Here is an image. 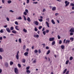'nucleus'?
I'll list each match as a JSON object with an SVG mask.
<instances>
[{
  "label": "nucleus",
  "mask_w": 74,
  "mask_h": 74,
  "mask_svg": "<svg viewBox=\"0 0 74 74\" xmlns=\"http://www.w3.org/2000/svg\"><path fill=\"white\" fill-rule=\"evenodd\" d=\"M14 72L16 74H18L19 72L18 71V69L16 68H14Z\"/></svg>",
  "instance_id": "f257e3e1"
},
{
  "label": "nucleus",
  "mask_w": 74,
  "mask_h": 74,
  "mask_svg": "<svg viewBox=\"0 0 74 74\" xmlns=\"http://www.w3.org/2000/svg\"><path fill=\"white\" fill-rule=\"evenodd\" d=\"M65 4H66L65 7H67V6H68L69 5V4H70V2H68V1H66L65 2Z\"/></svg>",
  "instance_id": "f03ea898"
},
{
  "label": "nucleus",
  "mask_w": 74,
  "mask_h": 74,
  "mask_svg": "<svg viewBox=\"0 0 74 74\" xmlns=\"http://www.w3.org/2000/svg\"><path fill=\"white\" fill-rule=\"evenodd\" d=\"M19 51H17V54L16 56V57L17 60L19 59Z\"/></svg>",
  "instance_id": "7ed1b4c3"
},
{
  "label": "nucleus",
  "mask_w": 74,
  "mask_h": 74,
  "mask_svg": "<svg viewBox=\"0 0 74 74\" xmlns=\"http://www.w3.org/2000/svg\"><path fill=\"white\" fill-rule=\"evenodd\" d=\"M55 40V38H49V41H52L54 40Z\"/></svg>",
  "instance_id": "20e7f679"
},
{
  "label": "nucleus",
  "mask_w": 74,
  "mask_h": 74,
  "mask_svg": "<svg viewBox=\"0 0 74 74\" xmlns=\"http://www.w3.org/2000/svg\"><path fill=\"white\" fill-rule=\"evenodd\" d=\"M70 32L74 33V28H72L70 30Z\"/></svg>",
  "instance_id": "39448f33"
},
{
  "label": "nucleus",
  "mask_w": 74,
  "mask_h": 74,
  "mask_svg": "<svg viewBox=\"0 0 74 74\" xmlns=\"http://www.w3.org/2000/svg\"><path fill=\"white\" fill-rule=\"evenodd\" d=\"M6 30L8 33H11V30L10 29V28L8 27H7L6 28Z\"/></svg>",
  "instance_id": "423d86ee"
},
{
  "label": "nucleus",
  "mask_w": 74,
  "mask_h": 74,
  "mask_svg": "<svg viewBox=\"0 0 74 74\" xmlns=\"http://www.w3.org/2000/svg\"><path fill=\"white\" fill-rule=\"evenodd\" d=\"M34 23H35L36 26H38V22L37 21H34Z\"/></svg>",
  "instance_id": "0eeeda50"
},
{
  "label": "nucleus",
  "mask_w": 74,
  "mask_h": 74,
  "mask_svg": "<svg viewBox=\"0 0 74 74\" xmlns=\"http://www.w3.org/2000/svg\"><path fill=\"white\" fill-rule=\"evenodd\" d=\"M4 52V49L2 48H0V52Z\"/></svg>",
  "instance_id": "6e6552de"
},
{
  "label": "nucleus",
  "mask_w": 74,
  "mask_h": 74,
  "mask_svg": "<svg viewBox=\"0 0 74 74\" xmlns=\"http://www.w3.org/2000/svg\"><path fill=\"white\" fill-rule=\"evenodd\" d=\"M70 41L69 40H66V41L65 43L66 44H67L68 43V44H69V43H70Z\"/></svg>",
  "instance_id": "1a4fd4ad"
},
{
  "label": "nucleus",
  "mask_w": 74,
  "mask_h": 74,
  "mask_svg": "<svg viewBox=\"0 0 74 74\" xmlns=\"http://www.w3.org/2000/svg\"><path fill=\"white\" fill-rule=\"evenodd\" d=\"M46 24L47 25V27H49V23H48V22L46 21Z\"/></svg>",
  "instance_id": "9d476101"
},
{
  "label": "nucleus",
  "mask_w": 74,
  "mask_h": 74,
  "mask_svg": "<svg viewBox=\"0 0 74 74\" xmlns=\"http://www.w3.org/2000/svg\"><path fill=\"white\" fill-rule=\"evenodd\" d=\"M12 33H14V34H16L17 32L16 31L13 30L12 31Z\"/></svg>",
  "instance_id": "9b49d317"
},
{
  "label": "nucleus",
  "mask_w": 74,
  "mask_h": 74,
  "mask_svg": "<svg viewBox=\"0 0 74 74\" xmlns=\"http://www.w3.org/2000/svg\"><path fill=\"white\" fill-rule=\"evenodd\" d=\"M15 28L17 30H19V29H18V26L16 25L15 27Z\"/></svg>",
  "instance_id": "f8f14e48"
},
{
  "label": "nucleus",
  "mask_w": 74,
  "mask_h": 74,
  "mask_svg": "<svg viewBox=\"0 0 74 74\" xmlns=\"http://www.w3.org/2000/svg\"><path fill=\"white\" fill-rule=\"evenodd\" d=\"M51 22L53 24V25H55V22L53 20V19L51 20Z\"/></svg>",
  "instance_id": "ddd939ff"
},
{
  "label": "nucleus",
  "mask_w": 74,
  "mask_h": 74,
  "mask_svg": "<svg viewBox=\"0 0 74 74\" xmlns=\"http://www.w3.org/2000/svg\"><path fill=\"white\" fill-rule=\"evenodd\" d=\"M56 7H54L52 8V11H55V10H56Z\"/></svg>",
  "instance_id": "4468645a"
},
{
  "label": "nucleus",
  "mask_w": 74,
  "mask_h": 74,
  "mask_svg": "<svg viewBox=\"0 0 74 74\" xmlns=\"http://www.w3.org/2000/svg\"><path fill=\"white\" fill-rule=\"evenodd\" d=\"M27 20L28 22H31V20L30 18V17H28Z\"/></svg>",
  "instance_id": "2eb2a0df"
},
{
  "label": "nucleus",
  "mask_w": 74,
  "mask_h": 74,
  "mask_svg": "<svg viewBox=\"0 0 74 74\" xmlns=\"http://www.w3.org/2000/svg\"><path fill=\"white\" fill-rule=\"evenodd\" d=\"M5 66L6 67H8V63L7 62H6L5 64Z\"/></svg>",
  "instance_id": "dca6fc26"
},
{
  "label": "nucleus",
  "mask_w": 74,
  "mask_h": 74,
  "mask_svg": "<svg viewBox=\"0 0 74 74\" xmlns=\"http://www.w3.org/2000/svg\"><path fill=\"white\" fill-rule=\"evenodd\" d=\"M28 54H29V53L28 52H26L24 53V55L25 56H27Z\"/></svg>",
  "instance_id": "f3484780"
},
{
  "label": "nucleus",
  "mask_w": 74,
  "mask_h": 74,
  "mask_svg": "<svg viewBox=\"0 0 74 74\" xmlns=\"http://www.w3.org/2000/svg\"><path fill=\"white\" fill-rule=\"evenodd\" d=\"M26 72L28 74H29V73H30L31 71H29V70H27L26 71Z\"/></svg>",
  "instance_id": "a211bd4d"
},
{
  "label": "nucleus",
  "mask_w": 74,
  "mask_h": 74,
  "mask_svg": "<svg viewBox=\"0 0 74 74\" xmlns=\"http://www.w3.org/2000/svg\"><path fill=\"white\" fill-rule=\"evenodd\" d=\"M61 47L62 49H63L64 48V45H62L61 46Z\"/></svg>",
  "instance_id": "6ab92c4d"
},
{
  "label": "nucleus",
  "mask_w": 74,
  "mask_h": 74,
  "mask_svg": "<svg viewBox=\"0 0 74 74\" xmlns=\"http://www.w3.org/2000/svg\"><path fill=\"white\" fill-rule=\"evenodd\" d=\"M66 71H67V69H65V70H64L63 71V74H64V73H65Z\"/></svg>",
  "instance_id": "aec40b11"
},
{
  "label": "nucleus",
  "mask_w": 74,
  "mask_h": 74,
  "mask_svg": "<svg viewBox=\"0 0 74 74\" xmlns=\"http://www.w3.org/2000/svg\"><path fill=\"white\" fill-rule=\"evenodd\" d=\"M52 45H55V41H53L52 44H51Z\"/></svg>",
  "instance_id": "412c9836"
},
{
  "label": "nucleus",
  "mask_w": 74,
  "mask_h": 74,
  "mask_svg": "<svg viewBox=\"0 0 74 74\" xmlns=\"http://www.w3.org/2000/svg\"><path fill=\"white\" fill-rule=\"evenodd\" d=\"M14 29V27H11L10 28V30H13Z\"/></svg>",
  "instance_id": "4be33fe9"
},
{
  "label": "nucleus",
  "mask_w": 74,
  "mask_h": 74,
  "mask_svg": "<svg viewBox=\"0 0 74 74\" xmlns=\"http://www.w3.org/2000/svg\"><path fill=\"white\" fill-rule=\"evenodd\" d=\"M23 32H25V33H26V32H27V30L25 29V28L23 29Z\"/></svg>",
  "instance_id": "5701e85b"
},
{
  "label": "nucleus",
  "mask_w": 74,
  "mask_h": 74,
  "mask_svg": "<svg viewBox=\"0 0 74 74\" xmlns=\"http://www.w3.org/2000/svg\"><path fill=\"white\" fill-rule=\"evenodd\" d=\"M34 30L35 32H37L38 29L37 28V27H35L34 29Z\"/></svg>",
  "instance_id": "b1692460"
},
{
  "label": "nucleus",
  "mask_w": 74,
  "mask_h": 74,
  "mask_svg": "<svg viewBox=\"0 0 74 74\" xmlns=\"http://www.w3.org/2000/svg\"><path fill=\"white\" fill-rule=\"evenodd\" d=\"M70 40H71V41L72 42L74 40V38H70Z\"/></svg>",
  "instance_id": "393cba45"
},
{
  "label": "nucleus",
  "mask_w": 74,
  "mask_h": 74,
  "mask_svg": "<svg viewBox=\"0 0 74 74\" xmlns=\"http://www.w3.org/2000/svg\"><path fill=\"white\" fill-rule=\"evenodd\" d=\"M13 64H14V62H13L10 61V65H12Z\"/></svg>",
  "instance_id": "a878e982"
},
{
  "label": "nucleus",
  "mask_w": 74,
  "mask_h": 74,
  "mask_svg": "<svg viewBox=\"0 0 74 74\" xmlns=\"http://www.w3.org/2000/svg\"><path fill=\"white\" fill-rule=\"evenodd\" d=\"M50 53V50H49L48 51H47V53L46 54H47V55H48Z\"/></svg>",
  "instance_id": "bb28decb"
},
{
  "label": "nucleus",
  "mask_w": 74,
  "mask_h": 74,
  "mask_svg": "<svg viewBox=\"0 0 74 74\" xmlns=\"http://www.w3.org/2000/svg\"><path fill=\"white\" fill-rule=\"evenodd\" d=\"M23 60V63H25L26 62V60L25 59H23L22 60Z\"/></svg>",
  "instance_id": "cd10ccee"
},
{
  "label": "nucleus",
  "mask_w": 74,
  "mask_h": 74,
  "mask_svg": "<svg viewBox=\"0 0 74 74\" xmlns=\"http://www.w3.org/2000/svg\"><path fill=\"white\" fill-rule=\"evenodd\" d=\"M34 52L36 53H38V50H34Z\"/></svg>",
  "instance_id": "c85d7f7f"
},
{
  "label": "nucleus",
  "mask_w": 74,
  "mask_h": 74,
  "mask_svg": "<svg viewBox=\"0 0 74 74\" xmlns=\"http://www.w3.org/2000/svg\"><path fill=\"white\" fill-rule=\"evenodd\" d=\"M18 41H19L20 43H21V42H22V40H21V38H20L18 39Z\"/></svg>",
  "instance_id": "c756f323"
},
{
  "label": "nucleus",
  "mask_w": 74,
  "mask_h": 74,
  "mask_svg": "<svg viewBox=\"0 0 74 74\" xmlns=\"http://www.w3.org/2000/svg\"><path fill=\"white\" fill-rule=\"evenodd\" d=\"M18 67H19L20 68H21V64H18Z\"/></svg>",
  "instance_id": "7c9ffc66"
},
{
  "label": "nucleus",
  "mask_w": 74,
  "mask_h": 74,
  "mask_svg": "<svg viewBox=\"0 0 74 74\" xmlns=\"http://www.w3.org/2000/svg\"><path fill=\"white\" fill-rule=\"evenodd\" d=\"M11 2H12L11 0H9L8 1V4H10V3H11Z\"/></svg>",
  "instance_id": "2f4dec72"
},
{
  "label": "nucleus",
  "mask_w": 74,
  "mask_h": 74,
  "mask_svg": "<svg viewBox=\"0 0 74 74\" xmlns=\"http://www.w3.org/2000/svg\"><path fill=\"white\" fill-rule=\"evenodd\" d=\"M23 48L24 50H25V48H26V45H24V46L23 47Z\"/></svg>",
  "instance_id": "473e14b6"
},
{
  "label": "nucleus",
  "mask_w": 74,
  "mask_h": 74,
  "mask_svg": "<svg viewBox=\"0 0 74 74\" xmlns=\"http://www.w3.org/2000/svg\"><path fill=\"white\" fill-rule=\"evenodd\" d=\"M69 60H67L66 61V64H68V63H69Z\"/></svg>",
  "instance_id": "72a5a7b5"
},
{
  "label": "nucleus",
  "mask_w": 74,
  "mask_h": 74,
  "mask_svg": "<svg viewBox=\"0 0 74 74\" xmlns=\"http://www.w3.org/2000/svg\"><path fill=\"white\" fill-rule=\"evenodd\" d=\"M29 69H30V66H29L26 67V70H29Z\"/></svg>",
  "instance_id": "f704fd0d"
},
{
  "label": "nucleus",
  "mask_w": 74,
  "mask_h": 74,
  "mask_svg": "<svg viewBox=\"0 0 74 74\" xmlns=\"http://www.w3.org/2000/svg\"><path fill=\"white\" fill-rule=\"evenodd\" d=\"M42 26H40L39 27V28L38 29H39V30H40V29H41V28H42Z\"/></svg>",
  "instance_id": "c9c22d12"
},
{
  "label": "nucleus",
  "mask_w": 74,
  "mask_h": 74,
  "mask_svg": "<svg viewBox=\"0 0 74 74\" xmlns=\"http://www.w3.org/2000/svg\"><path fill=\"white\" fill-rule=\"evenodd\" d=\"M18 19L19 20H21L22 19V17L21 16H20L18 18Z\"/></svg>",
  "instance_id": "e433bc0d"
},
{
  "label": "nucleus",
  "mask_w": 74,
  "mask_h": 74,
  "mask_svg": "<svg viewBox=\"0 0 74 74\" xmlns=\"http://www.w3.org/2000/svg\"><path fill=\"white\" fill-rule=\"evenodd\" d=\"M0 33H3V29H1L0 31Z\"/></svg>",
  "instance_id": "4c0bfd02"
},
{
  "label": "nucleus",
  "mask_w": 74,
  "mask_h": 74,
  "mask_svg": "<svg viewBox=\"0 0 74 74\" xmlns=\"http://www.w3.org/2000/svg\"><path fill=\"white\" fill-rule=\"evenodd\" d=\"M43 34L44 35H45L46 34V32L45 31H43Z\"/></svg>",
  "instance_id": "58836bf2"
},
{
  "label": "nucleus",
  "mask_w": 74,
  "mask_h": 74,
  "mask_svg": "<svg viewBox=\"0 0 74 74\" xmlns=\"http://www.w3.org/2000/svg\"><path fill=\"white\" fill-rule=\"evenodd\" d=\"M42 45L43 46V48L45 47V44H42Z\"/></svg>",
  "instance_id": "ea45409f"
},
{
  "label": "nucleus",
  "mask_w": 74,
  "mask_h": 74,
  "mask_svg": "<svg viewBox=\"0 0 74 74\" xmlns=\"http://www.w3.org/2000/svg\"><path fill=\"white\" fill-rule=\"evenodd\" d=\"M15 23L16 25H18V22L15 21Z\"/></svg>",
  "instance_id": "a19ab883"
},
{
  "label": "nucleus",
  "mask_w": 74,
  "mask_h": 74,
  "mask_svg": "<svg viewBox=\"0 0 74 74\" xmlns=\"http://www.w3.org/2000/svg\"><path fill=\"white\" fill-rule=\"evenodd\" d=\"M73 57H71L70 58V60H73Z\"/></svg>",
  "instance_id": "79ce46f5"
},
{
  "label": "nucleus",
  "mask_w": 74,
  "mask_h": 74,
  "mask_svg": "<svg viewBox=\"0 0 74 74\" xmlns=\"http://www.w3.org/2000/svg\"><path fill=\"white\" fill-rule=\"evenodd\" d=\"M23 14L25 15H27V13L25 12H23Z\"/></svg>",
  "instance_id": "37998d69"
},
{
  "label": "nucleus",
  "mask_w": 74,
  "mask_h": 74,
  "mask_svg": "<svg viewBox=\"0 0 74 74\" xmlns=\"http://www.w3.org/2000/svg\"><path fill=\"white\" fill-rule=\"evenodd\" d=\"M46 49H49V47L48 46H47L46 47Z\"/></svg>",
  "instance_id": "c03bdc74"
},
{
  "label": "nucleus",
  "mask_w": 74,
  "mask_h": 74,
  "mask_svg": "<svg viewBox=\"0 0 74 74\" xmlns=\"http://www.w3.org/2000/svg\"><path fill=\"white\" fill-rule=\"evenodd\" d=\"M39 21H40V22H42L43 20L42 19H39Z\"/></svg>",
  "instance_id": "a18cd8bd"
},
{
  "label": "nucleus",
  "mask_w": 74,
  "mask_h": 74,
  "mask_svg": "<svg viewBox=\"0 0 74 74\" xmlns=\"http://www.w3.org/2000/svg\"><path fill=\"white\" fill-rule=\"evenodd\" d=\"M23 17L24 18V19L25 21H26V17H25V16H23Z\"/></svg>",
  "instance_id": "49530a36"
},
{
  "label": "nucleus",
  "mask_w": 74,
  "mask_h": 74,
  "mask_svg": "<svg viewBox=\"0 0 74 74\" xmlns=\"http://www.w3.org/2000/svg\"><path fill=\"white\" fill-rule=\"evenodd\" d=\"M62 40H60L59 42V44H62Z\"/></svg>",
  "instance_id": "de8ad7c7"
},
{
  "label": "nucleus",
  "mask_w": 74,
  "mask_h": 74,
  "mask_svg": "<svg viewBox=\"0 0 74 74\" xmlns=\"http://www.w3.org/2000/svg\"><path fill=\"white\" fill-rule=\"evenodd\" d=\"M25 12H27V13H28V10L27 9H26L25 10Z\"/></svg>",
  "instance_id": "09e8293b"
},
{
  "label": "nucleus",
  "mask_w": 74,
  "mask_h": 74,
  "mask_svg": "<svg viewBox=\"0 0 74 74\" xmlns=\"http://www.w3.org/2000/svg\"><path fill=\"white\" fill-rule=\"evenodd\" d=\"M45 11H46V9H44L42 11L43 12H44Z\"/></svg>",
  "instance_id": "8fccbe9b"
},
{
  "label": "nucleus",
  "mask_w": 74,
  "mask_h": 74,
  "mask_svg": "<svg viewBox=\"0 0 74 74\" xmlns=\"http://www.w3.org/2000/svg\"><path fill=\"white\" fill-rule=\"evenodd\" d=\"M73 32H71L70 33V36H73Z\"/></svg>",
  "instance_id": "3c124183"
},
{
  "label": "nucleus",
  "mask_w": 74,
  "mask_h": 74,
  "mask_svg": "<svg viewBox=\"0 0 74 74\" xmlns=\"http://www.w3.org/2000/svg\"><path fill=\"white\" fill-rule=\"evenodd\" d=\"M38 52L39 53H40L41 51V50H40V49H39L38 50Z\"/></svg>",
  "instance_id": "603ef678"
},
{
  "label": "nucleus",
  "mask_w": 74,
  "mask_h": 74,
  "mask_svg": "<svg viewBox=\"0 0 74 74\" xmlns=\"http://www.w3.org/2000/svg\"><path fill=\"white\" fill-rule=\"evenodd\" d=\"M27 4L29 3V0H27Z\"/></svg>",
  "instance_id": "864d4df0"
},
{
  "label": "nucleus",
  "mask_w": 74,
  "mask_h": 74,
  "mask_svg": "<svg viewBox=\"0 0 74 74\" xmlns=\"http://www.w3.org/2000/svg\"><path fill=\"white\" fill-rule=\"evenodd\" d=\"M58 39H60V36H59V35L58 36Z\"/></svg>",
  "instance_id": "5fc2aeb1"
},
{
  "label": "nucleus",
  "mask_w": 74,
  "mask_h": 74,
  "mask_svg": "<svg viewBox=\"0 0 74 74\" xmlns=\"http://www.w3.org/2000/svg\"><path fill=\"white\" fill-rule=\"evenodd\" d=\"M5 1V0H2V3H3V4H4V3Z\"/></svg>",
  "instance_id": "6e6d98bb"
},
{
  "label": "nucleus",
  "mask_w": 74,
  "mask_h": 74,
  "mask_svg": "<svg viewBox=\"0 0 74 74\" xmlns=\"http://www.w3.org/2000/svg\"><path fill=\"white\" fill-rule=\"evenodd\" d=\"M49 30H47L46 32L47 33H49Z\"/></svg>",
  "instance_id": "4d7b16f0"
},
{
  "label": "nucleus",
  "mask_w": 74,
  "mask_h": 74,
  "mask_svg": "<svg viewBox=\"0 0 74 74\" xmlns=\"http://www.w3.org/2000/svg\"><path fill=\"white\" fill-rule=\"evenodd\" d=\"M71 6H74V4L73 3H71Z\"/></svg>",
  "instance_id": "13d9d810"
},
{
  "label": "nucleus",
  "mask_w": 74,
  "mask_h": 74,
  "mask_svg": "<svg viewBox=\"0 0 74 74\" xmlns=\"http://www.w3.org/2000/svg\"><path fill=\"white\" fill-rule=\"evenodd\" d=\"M0 59H3V57H2V56H1L0 55Z\"/></svg>",
  "instance_id": "bf43d9fd"
},
{
  "label": "nucleus",
  "mask_w": 74,
  "mask_h": 74,
  "mask_svg": "<svg viewBox=\"0 0 74 74\" xmlns=\"http://www.w3.org/2000/svg\"><path fill=\"white\" fill-rule=\"evenodd\" d=\"M6 19L8 21H10V19H9L8 17L6 18Z\"/></svg>",
  "instance_id": "052dcab7"
},
{
  "label": "nucleus",
  "mask_w": 74,
  "mask_h": 74,
  "mask_svg": "<svg viewBox=\"0 0 74 74\" xmlns=\"http://www.w3.org/2000/svg\"><path fill=\"white\" fill-rule=\"evenodd\" d=\"M69 73V71H68L66 73V74H68Z\"/></svg>",
  "instance_id": "680f3d73"
},
{
  "label": "nucleus",
  "mask_w": 74,
  "mask_h": 74,
  "mask_svg": "<svg viewBox=\"0 0 74 74\" xmlns=\"http://www.w3.org/2000/svg\"><path fill=\"white\" fill-rule=\"evenodd\" d=\"M4 27H5V28H6V27H7V25H5L3 26Z\"/></svg>",
  "instance_id": "e2e57ef3"
},
{
  "label": "nucleus",
  "mask_w": 74,
  "mask_h": 74,
  "mask_svg": "<svg viewBox=\"0 0 74 74\" xmlns=\"http://www.w3.org/2000/svg\"><path fill=\"white\" fill-rule=\"evenodd\" d=\"M66 39H65L63 41V42L64 43H65V41H66Z\"/></svg>",
  "instance_id": "0e129e2a"
},
{
  "label": "nucleus",
  "mask_w": 74,
  "mask_h": 74,
  "mask_svg": "<svg viewBox=\"0 0 74 74\" xmlns=\"http://www.w3.org/2000/svg\"><path fill=\"white\" fill-rule=\"evenodd\" d=\"M36 38H38L39 37V35H37L36 36Z\"/></svg>",
  "instance_id": "69168bd1"
},
{
  "label": "nucleus",
  "mask_w": 74,
  "mask_h": 74,
  "mask_svg": "<svg viewBox=\"0 0 74 74\" xmlns=\"http://www.w3.org/2000/svg\"><path fill=\"white\" fill-rule=\"evenodd\" d=\"M10 11L11 12H14V11H12V10H10Z\"/></svg>",
  "instance_id": "338daca9"
},
{
  "label": "nucleus",
  "mask_w": 74,
  "mask_h": 74,
  "mask_svg": "<svg viewBox=\"0 0 74 74\" xmlns=\"http://www.w3.org/2000/svg\"><path fill=\"white\" fill-rule=\"evenodd\" d=\"M59 15V14L58 13H56L55 15L56 16H57V15Z\"/></svg>",
  "instance_id": "774afa93"
}]
</instances>
